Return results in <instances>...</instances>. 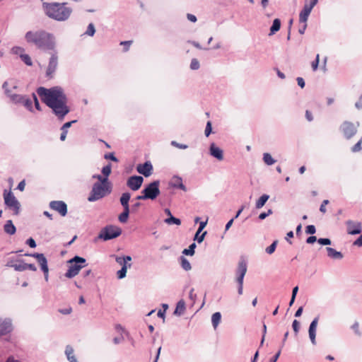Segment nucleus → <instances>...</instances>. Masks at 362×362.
<instances>
[{"label":"nucleus","instance_id":"nucleus-16","mask_svg":"<svg viewBox=\"0 0 362 362\" xmlns=\"http://www.w3.org/2000/svg\"><path fill=\"white\" fill-rule=\"evenodd\" d=\"M136 170L139 174L143 175L144 177H149L153 172V165L150 161H146L143 164H139L136 166Z\"/></svg>","mask_w":362,"mask_h":362},{"label":"nucleus","instance_id":"nucleus-9","mask_svg":"<svg viewBox=\"0 0 362 362\" xmlns=\"http://www.w3.org/2000/svg\"><path fill=\"white\" fill-rule=\"evenodd\" d=\"M51 57L49 58V64L46 70V77L52 78L54 74L57 70L58 65V55L56 49L54 51H50Z\"/></svg>","mask_w":362,"mask_h":362},{"label":"nucleus","instance_id":"nucleus-5","mask_svg":"<svg viewBox=\"0 0 362 362\" xmlns=\"http://www.w3.org/2000/svg\"><path fill=\"white\" fill-rule=\"evenodd\" d=\"M86 260L85 258L75 256L72 259L69 261V263L71 264L69 267V269L65 274V276L71 279L76 276L79 271L85 267V263Z\"/></svg>","mask_w":362,"mask_h":362},{"label":"nucleus","instance_id":"nucleus-60","mask_svg":"<svg viewBox=\"0 0 362 362\" xmlns=\"http://www.w3.org/2000/svg\"><path fill=\"white\" fill-rule=\"evenodd\" d=\"M171 145L180 149H186L188 147L187 145L179 144L175 141H171Z\"/></svg>","mask_w":362,"mask_h":362},{"label":"nucleus","instance_id":"nucleus-61","mask_svg":"<svg viewBox=\"0 0 362 362\" xmlns=\"http://www.w3.org/2000/svg\"><path fill=\"white\" fill-rule=\"evenodd\" d=\"M141 204L139 202L132 204V207H131L132 213H133V214L136 213L138 211V209L141 206Z\"/></svg>","mask_w":362,"mask_h":362},{"label":"nucleus","instance_id":"nucleus-25","mask_svg":"<svg viewBox=\"0 0 362 362\" xmlns=\"http://www.w3.org/2000/svg\"><path fill=\"white\" fill-rule=\"evenodd\" d=\"M281 28V21L279 18H275L273 21L272 25L270 28L269 35H274Z\"/></svg>","mask_w":362,"mask_h":362},{"label":"nucleus","instance_id":"nucleus-43","mask_svg":"<svg viewBox=\"0 0 362 362\" xmlns=\"http://www.w3.org/2000/svg\"><path fill=\"white\" fill-rule=\"evenodd\" d=\"M318 0H310L309 4H305L304 8H307L309 11H312L314 6L317 4Z\"/></svg>","mask_w":362,"mask_h":362},{"label":"nucleus","instance_id":"nucleus-50","mask_svg":"<svg viewBox=\"0 0 362 362\" xmlns=\"http://www.w3.org/2000/svg\"><path fill=\"white\" fill-rule=\"evenodd\" d=\"M316 232V228L314 225H308L305 228V233L307 234L313 235Z\"/></svg>","mask_w":362,"mask_h":362},{"label":"nucleus","instance_id":"nucleus-63","mask_svg":"<svg viewBox=\"0 0 362 362\" xmlns=\"http://www.w3.org/2000/svg\"><path fill=\"white\" fill-rule=\"evenodd\" d=\"M281 351V349H279V350L277 351V353L269 359V362H276V361L279 359V358L280 356Z\"/></svg>","mask_w":362,"mask_h":362},{"label":"nucleus","instance_id":"nucleus-58","mask_svg":"<svg viewBox=\"0 0 362 362\" xmlns=\"http://www.w3.org/2000/svg\"><path fill=\"white\" fill-rule=\"evenodd\" d=\"M104 158L105 159H109V160H111L115 161V162H117L118 161V159L115 156L114 153H106V154H105Z\"/></svg>","mask_w":362,"mask_h":362},{"label":"nucleus","instance_id":"nucleus-21","mask_svg":"<svg viewBox=\"0 0 362 362\" xmlns=\"http://www.w3.org/2000/svg\"><path fill=\"white\" fill-rule=\"evenodd\" d=\"M16 263H13V261L7 262L6 266L13 268L17 272H23L26 270L25 264L23 259H17Z\"/></svg>","mask_w":362,"mask_h":362},{"label":"nucleus","instance_id":"nucleus-14","mask_svg":"<svg viewBox=\"0 0 362 362\" xmlns=\"http://www.w3.org/2000/svg\"><path fill=\"white\" fill-rule=\"evenodd\" d=\"M49 207L57 211L62 216L67 214V205L64 201H52L49 202Z\"/></svg>","mask_w":362,"mask_h":362},{"label":"nucleus","instance_id":"nucleus-31","mask_svg":"<svg viewBox=\"0 0 362 362\" xmlns=\"http://www.w3.org/2000/svg\"><path fill=\"white\" fill-rule=\"evenodd\" d=\"M131 198V194L129 192H124L122 194L119 202L122 206H127V204H129V202Z\"/></svg>","mask_w":362,"mask_h":362},{"label":"nucleus","instance_id":"nucleus-52","mask_svg":"<svg viewBox=\"0 0 362 362\" xmlns=\"http://www.w3.org/2000/svg\"><path fill=\"white\" fill-rule=\"evenodd\" d=\"M362 138L351 148V151L353 152H358L360 151L361 148Z\"/></svg>","mask_w":362,"mask_h":362},{"label":"nucleus","instance_id":"nucleus-15","mask_svg":"<svg viewBox=\"0 0 362 362\" xmlns=\"http://www.w3.org/2000/svg\"><path fill=\"white\" fill-rule=\"evenodd\" d=\"M13 331V325L9 318L1 319L0 317V337L6 335Z\"/></svg>","mask_w":362,"mask_h":362},{"label":"nucleus","instance_id":"nucleus-32","mask_svg":"<svg viewBox=\"0 0 362 362\" xmlns=\"http://www.w3.org/2000/svg\"><path fill=\"white\" fill-rule=\"evenodd\" d=\"M185 310V303L183 300H180L177 303L175 308V310L174 312L176 315H182Z\"/></svg>","mask_w":362,"mask_h":362},{"label":"nucleus","instance_id":"nucleus-34","mask_svg":"<svg viewBox=\"0 0 362 362\" xmlns=\"http://www.w3.org/2000/svg\"><path fill=\"white\" fill-rule=\"evenodd\" d=\"M131 267H132V264H129L128 266L122 267L121 269H119L117 272V277L119 279H122L124 278L127 274V268H130Z\"/></svg>","mask_w":362,"mask_h":362},{"label":"nucleus","instance_id":"nucleus-56","mask_svg":"<svg viewBox=\"0 0 362 362\" xmlns=\"http://www.w3.org/2000/svg\"><path fill=\"white\" fill-rule=\"evenodd\" d=\"M128 218H129V216L123 212H122L118 216V219H119V222H121L122 223H126L128 221Z\"/></svg>","mask_w":362,"mask_h":362},{"label":"nucleus","instance_id":"nucleus-22","mask_svg":"<svg viewBox=\"0 0 362 362\" xmlns=\"http://www.w3.org/2000/svg\"><path fill=\"white\" fill-rule=\"evenodd\" d=\"M327 256L334 259H341L344 257L343 254L341 252L337 251L332 247H327Z\"/></svg>","mask_w":362,"mask_h":362},{"label":"nucleus","instance_id":"nucleus-41","mask_svg":"<svg viewBox=\"0 0 362 362\" xmlns=\"http://www.w3.org/2000/svg\"><path fill=\"white\" fill-rule=\"evenodd\" d=\"M351 328L353 329V331L354 332L356 335H357L358 337H361V332L359 329V323L357 321H356L351 325Z\"/></svg>","mask_w":362,"mask_h":362},{"label":"nucleus","instance_id":"nucleus-2","mask_svg":"<svg viewBox=\"0 0 362 362\" xmlns=\"http://www.w3.org/2000/svg\"><path fill=\"white\" fill-rule=\"evenodd\" d=\"M25 39L28 43L33 44L43 51H54L56 49L54 36L44 30L28 31Z\"/></svg>","mask_w":362,"mask_h":362},{"label":"nucleus","instance_id":"nucleus-29","mask_svg":"<svg viewBox=\"0 0 362 362\" xmlns=\"http://www.w3.org/2000/svg\"><path fill=\"white\" fill-rule=\"evenodd\" d=\"M269 196L266 194L262 195L259 198V199L256 202V204H255L256 208L260 209V208L263 207L264 205L265 204V203L269 199Z\"/></svg>","mask_w":362,"mask_h":362},{"label":"nucleus","instance_id":"nucleus-1","mask_svg":"<svg viewBox=\"0 0 362 362\" xmlns=\"http://www.w3.org/2000/svg\"><path fill=\"white\" fill-rule=\"evenodd\" d=\"M37 93L42 101L52 109L59 120L62 121L70 112V108L66 104L67 97L61 86H56L50 88L41 86L37 88Z\"/></svg>","mask_w":362,"mask_h":362},{"label":"nucleus","instance_id":"nucleus-64","mask_svg":"<svg viewBox=\"0 0 362 362\" xmlns=\"http://www.w3.org/2000/svg\"><path fill=\"white\" fill-rule=\"evenodd\" d=\"M354 246L362 247V234L353 243Z\"/></svg>","mask_w":362,"mask_h":362},{"label":"nucleus","instance_id":"nucleus-30","mask_svg":"<svg viewBox=\"0 0 362 362\" xmlns=\"http://www.w3.org/2000/svg\"><path fill=\"white\" fill-rule=\"evenodd\" d=\"M21 104L30 112H33V102L26 95H24Z\"/></svg>","mask_w":362,"mask_h":362},{"label":"nucleus","instance_id":"nucleus-44","mask_svg":"<svg viewBox=\"0 0 362 362\" xmlns=\"http://www.w3.org/2000/svg\"><path fill=\"white\" fill-rule=\"evenodd\" d=\"M93 179H97L99 182V183H107L109 182H108V178L107 177H103L102 175H98V174H95V175H93V177H92Z\"/></svg>","mask_w":362,"mask_h":362},{"label":"nucleus","instance_id":"nucleus-37","mask_svg":"<svg viewBox=\"0 0 362 362\" xmlns=\"http://www.w3.org/2000/svg\"><path fill=\"white\" fill-rule=\"evenodd\" d=\"M24 95L20 94H16L11 95V101L15 104H21L22 100H23Z\"/></svg>","mask_w":362,"mask_h":362},{"label":"nucleus","instance_id":"nucleus-13","mask_svg":"<svg viewBox=\"0 0 362 362\" xmlns=\"http://www.w3.org/2000/svg\"><path fill=\"white\" fill-rule=\"evenodd\" d=\"M346 231L349 235H358L362 231V224L359 221L348 220L346 221Z\"/></svg>","mask_w":362,"mask_h":362},{"label":"nucleus","instance_id":"nucleus-11","mask_svg":"<svg viewBox=\"0 0 362 362\" xmlns=\"http://www.w3.org/2000/svg\"><path fill=\"white\" fill-rule=\"evenodd\" d=\"M144 182V177L140 175L130 176L127 180V186L132 191L139 189Z\"/></svg>","mask_w":362,"mask_h":362},{"label":"nucleus","instance_id":"nucleus-18","mask_svg":"<svg viewBox=\"0 0 362 362\" xmlns=\"http://www.w3.org/2000/svg\"><path fill=\"white\" fill-rule=\"evenodd\" d=\"M319 320V317H315L309 326L308 333L310 341L313 345L316 344V329Z\"/></svg>","mask_w":362,"mask_h":362},{"label":"nucleus","instance_id":"nucleus-4","mask_svg":"<svg viewBox=\"0 0 362 362\" xmlns=\"http://www.w3.org/2000/svg\"><path fill=\"white\" fill-rule=\"evenodd\" d=\"M111 191L112 189L109 182L104 184L95 182L92 187L88 200L90 202L98 201L105 197L107 194H109Z\"/></svg>","mask_w":362,"mask_h":362},{"label":"nucleus","instance_id":"nucleus-49","mask_svg":"<svg viewBox=\"0 0 362 362\" xmlns=\"http://www.w3.org/2000/svg\"><path fill=\"white\" fill-rule=\"evenodd\" d=\"M292 327H293V331H294L296 335H297L300 330V322L297 320H294L292 323Z\"/></svg>","mask_w":362,"mask_h":362},{"label":"nucleus","instance_id":"nucleus-48","mask_svg":"<svg viewBox=\"0 0 362 362\" xmlns=\"http://www.w3.org/2000/svg\"><path fill=\"white\" fill-rule=\"evenodd\" d=\"M206 234V231L204 232L202 235H199V233H198V231H197L194 235V240H197L198 243H201L203 242Z\"/></svg>","mask_w":362,"mask_h":362},{"label":"nucleus","instance_id":"nucleus-55","mask_svg":"<svg viewBox=\"0 0 362 362\" xmlns=\"http://www.w3.org/2000/svg\"><path fill=\"white\" fill-rule=\"evenodd\" d=\"M317 242L319 244L322 245H331L332 242L331 240L329 238H319L317 239Z\"/></svg>","mask_w":362,"mask_h":362},{"label":"nucleus","instance_id":"nucleus-3","mask_svg":"<svg viewBox=\"0 0 362 362\" xmlns=\"http://www.w3.org/2000/svg\"><path fill=\"white\" fill-rule=\"evenodd\" d=\"M45 14L57 21H65L70 17L72 9L67 6V3L52 2L42 4Z\"/></svg>","mask_w":362,"mask_h":362},{"label":"nucleus","instance_id":"nucleus-6","mask_svg":"<svg viewBox=\"0 0 362 362\" xmlns=\"http://www.w3.org/2000/svg\"><path fill=\"white\" fill-rule=\"evenodd\" d=\"M4 199L5 205L13 211V214L18 216L21 212V204L11 191H4Z\"/></svg>","mask_w":362,"mask_h":362},{"label":"nucleus","instance_id":"nucleus-12","mask_svg":"<svg viewBox=\"0 0 362 362\" xmlns=\"http://www.w3.org/2000/svg\"><path fill=\"white\" fill-rule=\"evenodd\" d=\"M247 261L244 258H240L238 267L236 269V281L237 283H243L245 275L247 272Z\"/></svg>","mask_w":362,"mask_h":362},{"label":"nucleus","instance_id":"nucleus-38","mask_svg":"<svg viewBox=\"0 0 362 362\" xmlns=\"http://www.w3.org/2000/svg\"><path fill=\"white\" fill-rule=\"evenodd\" d=\"M112 165L111 163H108L107 165L104 166L102 168V174L104 175L103 177L108 178L109 175L111 174Z\"/></svg>","mask_w":362,"mask_h":362},{"label":"nucleus","instance_id":"nucleus-47","mask_svg":"<svg viewBox=\"0 0 362 362\" xmlns=\"http://www.w3.org/2000/svg\"><path fill=\"white\" fill-rule=\"evenodd\" d=\"M199 62L197 59H192L190 63V69L197 70L199 68Z\"/></svg>","mask_w":362,"mask_h":362},{"label":"nucleus","instance_id":"nucleus-20","mask_svg":"<svg viewBox=\"0 0 362 362\" xmlns=\"http://www.w3.org/2000/svg\"><path fill=\"white\" fill-rule=\"evenodd\" d=\"M169 185L173 188L182 189L184 192L187 190L186 186L182 183V178L179 176H173Z\"/></svg>","mask_w":362,"mask_h":362},{"label":"nucleus","instance_id":"nucleus-46","mask_svg":"<svg viewBox=\"0 0 362 362\" xmlns=\"http://www.w3.org/2000/svg\"><path fill=\"white\" fill-rule=\"evenodd\" d=\"M74 351L71 346L67 345L66 346L65 354H66L67 358H69V357H71V356H74Z\"/></svg>","mask_w":362,"mask_h":362},{"label":"nucleus","instance_id":"nucleus-23","mask_svg":"<svg viewBox=\"0 0 362 362\" xmlns=\"http://www.w3.org/2000/svg\"><path fill=\"white\" fill-rule=\"evenodd\" d=\"M4 230L8 235H13L16 232V228L11 220H8L4 226Z\"/></svg>","mask_w":362,"mask_h":362},{"label":"nucleus","instance_id":"nucleus-40","mask_svg":"<svg viewBox=\"0 0 362 362\" xmlns=\"http://www.w3.org/2000/svg\"><path fill=\"white\" fill-rule=\"evenodd\" d=\"M278 244V240H274L269 247L266 248V252L269 255H272L274 252L276 245Z\"/></svg>","mask_w":362,"mask_h":362},{"label":"nucleus","instance_id":"nucleus-62","mask_svg":"<svg viewBox=\"0 0 362 362\" xmlns=\"http://www.w3.org/2000/svg\"><path fill=\"white\" fill-rule=\"evenodd\" d=\"M26 244L28 245L31 248H35L37 246L36 243L33 238H29L26 240Z\"/></svg>","mask_w":362,"mask_h":362},{"label":"nucleus","instance_id":"nucleus-57","mask_svg":"<svg viewBox=\"0 0 362 362\" xmlns=\"http://www.w3.org/2000/svg\"><path fill=\"white\" fill-rule=\"evenodd\" d=\"M132 44V40L122 41L120 42L121 45H124V52H127L130 45Z\"/></svg>","mask_w":362,"mask_h":362},{"label":"nucleus","instance_id":"nucleus-54","mask_svg":"<svg viewBox=\"0 0 362 362\" xmlns=\"http://www.w3.org/2000/svg\"><path fill=\"white\" fill-rule=\"evenodd\" d=\"M113 256L115 257V261L117 262V263L120 264L122 267L128 266L129 264H127L125 262L124 257H122V256L121 257L115 256V255H113Z\"/></svg>","mask_w":362,"mask_h":362},{"label":"nucleus","instance_id":"nucleus-26","mask_svg":"<svg viewBox=\"0 0 362 362\" xmlns=\"http://www.w3.org/2000/svg\"><path fill=\"white\" fill-rule=\"evenodd\" d=\"M179 261H180L182 268L185 271L187 272V271L191 270V269H192L191 264L187 258H185L184 256H180L179 258Z\"/></svg>","mask_w":362,"mask_h":362},{"label":"nucleus","instance_id":"nucleus-42","mask_svg":"<svg viewBox=\"0 0 362 362\" xmlns=\"http://www.w3.org/2000/svg\"><path fill=\"white\" fill-rule=\"evenodd\" d=\"M95 33V26H94L93 23H89V25H88L86 34L89 36H93Z\"/></svg>","mask_w":362,"mask_h":362},{"label":"nucleus","instance_id":"nucleus-45","mask_svg":"<svg viewBox=\"0 0 362 362\" xmlns=\"http://www.w3.org/2000/svg\"><path fill=\"white\" fill-rule=\"evenodd\" d=\"M24 51V48L18 46H15L11 49V52L13 54H18L19 56L21 54H23Z\"/></svg>","mask_w":362,"mask_h":362},{"label":"nucleus","instance_id":"nucleus-36","mask_svg":"<svg viewBox=\"0 0 362 362\" xmlns=\"http://www.w3.org/2000/svg\"><path fill=\"white\" fill-rule=\"evenodd\" d=\"M263 160L268 165H272L276 162L269 153H264L263 154Z\"/></svg>","mask_w":362,"mask_h":362},{"label":"nucleus","instance_id":"nucleus-35","mask_svg":"<svg viewBox=\"0 0 362 362\" xmlns=\"http://www.w3.org/2000/svg\"><path fill=\"white\" fill-rule=\"evenodd\" d=\"M197 245L194 243H192L188 248H186V249H184L183 251H182V254L185 255H190V256H192L194 255V252H195V248H196Z\"/></svg>","mask_w":362,"mask_h":362},{"label":"nucleus","instance_id":"nucleus-24","mask_svg":"<svg viewBox=\"0 0 362 362\" xmlns=\"http://www.w3.org/2000/svg\"><path fill=\"white\" fill-rule=\"evenodd\" d=\"M75 122H76V120H72L71 122H67L62 125V127H61V130L62 131L60 135L61 141H64L66 139L68 128H69L71 126V124Z\"/></svg>","mask_w":362,"mask_h":362},{"label":"nucleus","instance_id":"nucleus-39","mask_svg":"<svg viewBox=\"0 0 362 362\" xmlns=\"http://www.w3.org/2000/svg\"><path fill=\"white\" fill-rule=\"evenodd\" d=\"M20 58L21 59V60L28 66H32L33 65V62L31 60V58L30 57V56L27 54H20Z\"/></svg>","mask_w":362,"mask_h":362},{"label":"nucleus","instance_id":"nucleus-53","mask_svg":"<svg viewBox=\"0 0 362 362\" xmlns=\"http://www.w3.org/2000/svg\"><path fill=\"white\" fill-rule=\"evenodd\" d=\"M32 96H33V101H34V104H35V107L38 111H42L41 106L40 105V103L38 101V99H37V95H35V93H33L32 94Z\"/></svg>","mask_w":362,"mask_h":362},{"label":"nucleus","instance_id":"nucleus-59","mask_svg":"<svg viewBox=\"0 0 362 362\" xmlns=\"http://www.w3.org/2000/svg\"><path fill=\"white\" fill-rule=\"evenodd\" d=\"M319 62H320V57H319V54H317L315 59L312 62V64H311L313 71L317 70L318 65H319Z\"/></svg>","mask_w":362,"mask_h":362},{"label":"nucleus","instance_id":"nucleus-17","mask_svg":"<svg viewBox=\"0 0 362 362\" xmlns=\"http://www.w3.org/2000/svg\"><path fill=\"white\" fill-rule=\"evenodd\" d=\"M24 255L33 257L37 259V262H39V264L40 265L42 270L45 269V271H47V269H49L48 265H47V260L42 253H33V254L25 253Z\"/></svg>","mask_w":362,"mask_h":362},{"label":"nucleus","instance_id":"nucleus-19","mask_svg":"<svg viewBox=\"0 0 362 362\" xmlns=\"http://www.w3.org/2000/svg\"><path fill=\"white\" fill-rule=\"evenodd\" d=\"M209 153L211 156L216 158L218 160H222L223 159V150L216 146L214 143L210 145Z\"/></svg>","mask_w":362,"mask_h":362},{"label":"nucleus","instance_id":"nucleus-8","mask_svg":"<svg viewBox=\"0 0 362 362\" xmlns=\"http://www.w3.org/2000/svg\"><path fill=\"white\" fill-rule=\"evenodd\" d=\"M159 186L160 180H154L145 185L141 191V194H144V197H146L147 199L154 200L160 193Z\"/></svg>","mask_w":362,"mask_h":362},{"label":"nucleus","instance_id":"nucleus-28","mask_svg":"<svg viewBox=\"0 0 362 362\" xmlns=\"http://www.w3.org/2000/svg\"><path fill=\"white\" fill-rule=\"evenodd\" d=\"M221 320V314L219 312L214 313L211 316V323L214 329L219 325Z\"/></svg>","mask_w":362,"mask_h":362},{"label":"nucleus","instance_id":"nucleus-10","mask_svg":"<svg viewBox=\"0 0 362 362\" xmlns=\"http://www.w3.org/2000/svg\"><path fill=\"white\" fill-rule=\"evenodd\" d=\"M340 129L344 134V136L347 139H350L357 132V128L354 126L352 122L345 121L340 127Z\"/></svg>","mask_w":362,"mask_h":362},{"label":"nucleus","instance_id":"nucleus-33","mask_svg":"<svg viewBox=\"0 0 362 362\" xmlns=\"http://www.w3.org/2000/svg\"><path fill=\"white\" fill-rule=\"evenodd\" d=\"M164 221L165 223H167L168 225L175 224L177 226H180L181 224L180 219L178 218L174 217L173 215H170V217L165 218Z\"/></svg>","mask_w":362,"mask_h":362},{"label":"nucleus","instance_id":"nucleus-27","mask_svg":"<svg viewBox=\"0 0 362 362\" xmlns=\"http://www.w3.org/2000/svg\"><path fill=\"white\" fill-rule=\"evenodd\" d=\"M311 11H309L307 8H303L302 11L299 14L300 23H306Z\"/></svg>","mask_w":362,"mask_h":362},{"label":"nucleus","instance_id":"nucleus-51","mask_svg":"<svg viewBox=\"0 0 362 362\" xmlns=\"http://www.w3.org/2000/svg\"><path fill=\"white\" fill-rule=\"evenodd\" d=\"M212 132V127H211V122L210 121H208L206 125L204 134L206 136H209Z\"/></svg>","mask_w":362,"mask_h":362},{"label":"nucleus","instance_id":"nucleus-7","mask_svg":"<svg viewBox=\"0 0 362 362\" xmlns=\"http://www.w3.org/2000/svg\"><path fill=\"white\" fill-rule=\"evenodd\" d=\"M122 229L115 225H107L103 228L98 235V238L104 241L115 239L122 234Z\"/></svg>","mask_w":362,"mask_h":362}]
</instances>
